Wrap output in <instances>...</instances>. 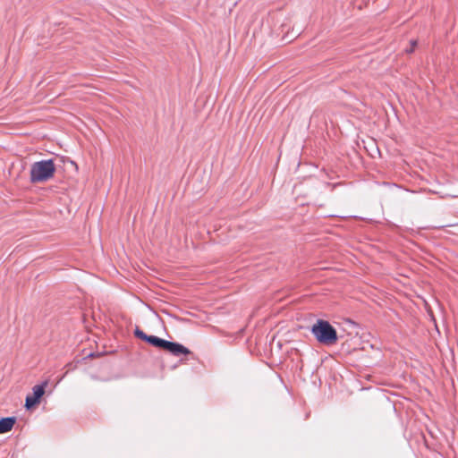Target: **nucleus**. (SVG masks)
Here are the masks:
<instances>
[{
    "label": "nucleus",
    "mask_w": 458,
    "mask_h": 458,
    "mask_svg": "<svg viewBox=\"0 0 458 458\" xmlns=\"http://www.w3.org/2000/svg\"><path fill=\"white\" fill-rule=\"evenodd\" d=\"M310 332L318 343L325 345H333L338 340L335 328L324 319H318L312 325Z\"/></svg>",
    "instance_id": "obj_1"
},
{
    "label": "nucleus",
    "mask_w": 458,
    "mask_h": 458,
    "mask_svg": "<svg viewBox=\"0 0 458 458\" xmlns=\"http://www.w3.org/2000/svg\"><path fill=\"white\" fill-rule=\"evenodd\" d=\"M55 172V165L53 159L40 160L35 162L30 167V182H44L51 179Z\"/></svg>",
    "instance_id": "obj_2"
},
{
    "label": "nucleus",
    "mask_w": 458,
    "mask_h": 458,
    "mask_svg": "<svg viewBox=\"0 0 458 458\" xmlns=\"http://www.w3.org/2000/svg\"><path fill=\"white\" fill-rule=\"evenodd\" d=\"M146 343L159 349L165 350L174 356L187 355L191 352L188 348L176 342H170L156 335H148Z\"/></svg>",
    "instance_id": "obj_3"
},
{
    "label": "nucleus",
    "mask_w": 458,
    "mask_h": 458,
    "mask_svg": "<svg viewBox=\"0 0 458 458\" xmlns=\"http://www.w3.org/2000/svg\"><path fill=\"white\" fill-rule=\"evenodd\" d=\"M16 422L15 417H4L0 419V434H4L12 430Z\"/></svg>",
    "instance_id": "obj_4"
},
{
    "label": "nucleus",
    "mask_w": 458,
    "mask_h": 458,
    "mask_svg": "<svg viewBox=\"0 0 458 458\" xmlns=\"http://www.w3.org/2000/svg\"><path fill=\"white\" fill-rule=\"evenodd\" d=\"M47 386V381H43L41 384L34 386L32 388V392H33L32 395L34 397H37V399H38L40 401L42 396L45 394V388Z\"/></svg>",
    "instance_id": "obj_5"
},
{
    "label": "nucleus",
    "mask_w": 458,
    "mask_h": 458,
    "mask_svg": "<svg viewBox=\"0 0 458 458\" xmlns=\"http://www.w3.org/2000/svg\"><path fill=\"white\" fill-rule=\"evenodd\" d=\"M40 401L37 399V397H34L32 394H28L25 399V408L26 410H30L33 407H35L37 404H38Z\"/></svg>",
    "instance_id": "obj_6"
},
{
    "label": "nucleus",
    "mask_w": 458,
    "mask_h": 458,
    "mask_svg": "<svg viewBox=\"0 0 458 458\" xmlns=\"http://www.w3.org/2000/svg\"><path fill=\"white\" fill-rule=\"evenodd\" d=\"M134 335L137 338H139V339H140L142 341H145L148 335L144 333L140 327H136V328L134 330Z\"/></svg>",
    "instance_id": "obj_7"
}]
</instances>
